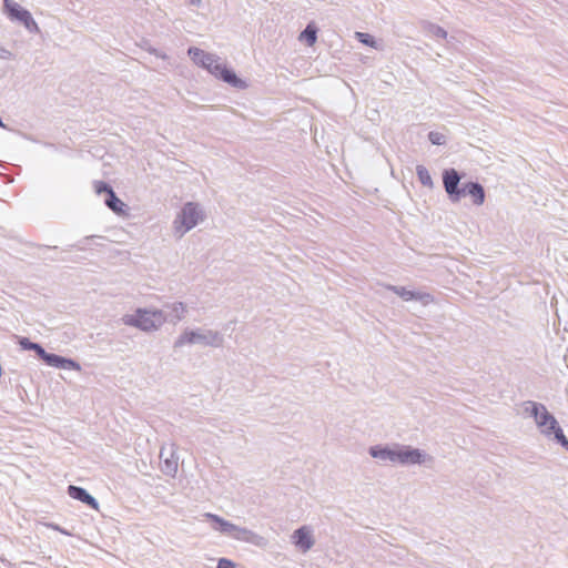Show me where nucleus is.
<instances>
[{
	"instance_id": "nucleus-14",
	"label": "nucleus",
	"mask_w": 568,
	"mask_h": 568,
	"mask_svg": "<svg viewBox=\"0 0 568 568\" xmlns=\"http://www.w3.org/2000/svg\"><path fill=\"white\" fill-rule=\"evenodd\" d=\"M106 205L114 212L120 213L123 211L124 203L116 197L113 191H110V195L105 201Z\"/></svg>"
},
{
	"instance_id": "nucleus-9",
	"label": "nucleus",
	"mask_w": 568,
	"mask_h": 568,
	"mask_svg": "<svg viewBox=\"0 0 568 568\" xmlns=\"http://www.w3.org/2000/svg\"><path fill=\"white\" fill-rule=\"evenodd\" d=\"M294 542L303 551H307L312 548L314 540L312 534L307 527H301L294 532Z\"/></svg>"
},
{
	"instance_id": "nucleus-23",
	"label": "nucleus",
	"mask_w": 568,
	"mask_h": 568,
	"mask_svg": "<svg viewBox=\"0 0 568 568\" xmlns=\"http://www.w3.org/2000/svg\"><path fill=\"white\" fill-rule=\"evenodd\" d=\"M32 351H36L37 354L44 361V357L48 356L47 353L39 344L32 345Z\"/></svg>"
},
{
	"instance_id": "nucleus-6",
	"label": "nucleus",
	"mask_w": 568,
	"mask_h": 568,
	"mask_svg": "<svg viewBox=\"0 0 568 568\" xmlns=\"http://www.w3.org/2000/svg\"><path fill=\"white\" fill-rule=\"evenodd\" d=\"M459 181L460 178L456 170L450 169L444 172L443 182L445 191L449 194L453 201H458L460 199V189L458 187Z\"/></svg>"
},
{
	"instance_id": "nucleus-18",
	"label": "nucleus",
	"mask_w": 568,
	"mask_h": 568,
	"mask_svg": "<svg viewBox=\"0 0 568 568\" xmlns=\"http://www.w3.org/2000/svg\"><path fill=\"white\" fill-rule=\"evenodd\" d=\"M201 336L191 332V333H185L184 335H182L178 342L179 345H183V344H186V343H194L195 341H197Z\"/></svg>"
},
{
	"instance_id": "nucleus-7",
	"label": "nucleus",
	"mask_w": 568,
	"mask_h": 568,
	"mask_svg": "<svg viewBox=\"0 0 568 568\" xmlns=\"http://www.w3.org/2000/svg\"><path fill=\"white\" fill-rule=\"evenodd\" d=\"M469 195L475 205H481L485 201V191L483 186L475 182H467L460 189V197Z\"/></svg>"
},
{
	"instance_id": "nucleus-25",
	"label": "nucleus",
	"mask_w": 568,
	"mask_h": 568,
	"mask_svg": "<svg viewBox=\"0 0 568 568\" xmlns=\"http://www.w3.org/2000/svg\"><path fill=\"white\" fill-rule=\"evenodd\" d=\"M179 308H181V312L183 313L185 310H184V306L183 304H179L175 306V310L178 311Z\"/></svg>"
},
{
	"instance_id": "nucleus-19",
	"label": "nucleus",
	"mask_w": 568,
	"mask_h": 568,
	"mask_svg": "<svg viewBox=\"0 0 568 568\" xmlns=\"http://www.w3.org/2000/svg\"><path fill=\"white\" fill-rule=\"evenodd\" d=\"M95 191L99 194L105 192L108 194V196H109L110 195V191H113V190L106 183L100 181V182L95 183Z\"/></svg>"
},
{
	"instance_id": "nucleus-22",
	"label": "nucleus",
	"mask_w": 568,
	"mask_h": 568,
	"mask_svg": "<svg viewBox=\"0 0 568 568\" xmlns=\"http://www.w3.org/2000/svg\"><path fill=\"white\" fill-rule=\"evenodd\" d=\"M216 568H234V564L229 559L222 558L219 560Z\"/></svg>"
},
{
	"instance_id": "nucleus-4",
	"label": "nucleus",
	"mask_w": 568,
	"mask_h": 568,
	"mask_svg": "<svg viewBox=\"0 0 568 568\" xmlns=\"http://www.w3.org/2000/svg\"><path fill=\"white\" fill-rule=\"evenodd\" d=\"M200 217V212L196 205L193 203L185 204L175 221L176 231L182 234L185 233L197 224Z\"/></svg>"
},
{
	"instance_id": "nucleus-26",
	"label": "nucleus",
	"mask_w": 568,
	"mask_h": 568,
	"mask_svg": "<svg viewBox=\"0 0 568 568\" xmlns=\"http://www.w3.org/2000/svg\"><path fill=\"white\" fill-rule=\"evenodd\" d=\"M201 0H192V3H200Z\"/></svg>"
},
{
	"instance_id": "nucleus-12",
	"label": "nucleus",
	"mask_w": 568,
	"mask_h": 568,
	"mask_svg": "<svg viewBox=\"0 0 568 568\" xmlns=\"http://www.w3.org/2000/svg\"><path fill=\"white\" fill-rule=\"evenodd\" d=\"M300 39L304 40L308 47H313L316 42V28L313 24H308L301 33Z\"/></svg>"
},
{
	"instance_id": "nucleus-3",
	"label": "nucleus",
	"mask_w": 568,
	"mask_h": 568,
	"mask_svg": "<svg viewBox=\"0 0 568 568\" xmlns=\"http://www.w3.org/2000/svg\"><path fill=\"white\" fill-rule=\"evenodd\" d=\"M526 409H530L538 427L541 429L542 433L550 434L551 432H556L557 438L564 437L561 429L557 428V420L552 415L549 414V412L544 405L534 402H528Z\"/></svg>"
},
{
	"instance_id": "nucleus-13",
	"label": "nucleus",
	"mask_w": 568,
	"mask_h": 568,
	"mask_svg": "<svg viewBox=\"0 0 568 568\" xmlns=\"http://www.w3.org/2000/svg\"><path fill=\"white\" fill-rule=\"evenodd\" d=\"M205 517L209 518L210 520L216 523L219 525V529L223 532L232 531L235 529V526L233 524L224 520L223 518H221L216 515L205 514Z\"/></svg>"
},
{
	"instance_id": "nucleus-5",
	"label": "nucleus",
	"mask_w": 568,
	"mask_h": 568,
	"mask_svg": "<svg viewBox=\"0 0 568 568\" xmlns=\"http://www.w3.org/2000/svg\"><path fill=\"white\" fill-rule=\"evenodd\" d=\"M4 8L11 19L19 20L24 23L26 27H30L34 24V21L29 13V11L24 10L20 4L12 0H4Z\"/></svg>"
},
{
	"instance_id": "nucleus-11",
	"label": "nucleus",
	"mask_w": 568,
	"mask_h": 568,
	"mask_svg": "<svg viewBox=\"0 0 568 568\" xmlns=\"http://www.w3.org/2000/svg\"><path fill=\"white\" fill-rule=\"evenodd\" d=\"M422 458L420 453L417 449H407L395 453V460L402 463H419Z\"/></svg>"
},
{
	"instance_id": "nucleus-17",
	"label": "nucleus",
	"mask_w": 568,
	"mask_h": 568,
	"mask_svg": "<svg viewBox=\"0 0 568 568\" xmlns=\"http://www.w3.org/2000/svg\"><path fill=\"white\" fill-rule=\"evenodd\" d=\"M392 290L397 295H399L402 298H404L405 301H409V300H414V298L418 297L414 292L407 291L403 287H392Z\"/></svg>"
},
{
	"instance_id": "nucleus-8",
	"label": "nucleus",
	"mask_w": 568,
	"mask_h": 568,
	"mask_svg": "<svg viewBox=\"0 0 568 568\" xmlns=\"http://www.w3.org/2000/svg\"><path fill=\"white\" fill-rule=\"evenodd\" d=\"M68 494L71 498L81 500L95 510L99 508L97 500L81 487L70 485Z\"/></svg>"
},
{
	"instance_id": "nucleus-15",
	"label": "nucleus",
	"mask_w": 568,
	"mask_h": 568,
	"mask_svg": "<svg viewBox=\"0 0 568 568\" xmlns=\"http://www.w3.org/2000/svg\"><path fill=\"white\" fill-rule=\"evenodd\" d=\"M416 173H417V176L420 181V183L425 186H432L433 185V180H432V176L428 172V170L423 166V165H418L416 168Z\"/></svg>"
},
{
	"instance_id": "nucleus-1",
	"label": "nucleus",
	"mask_w": 568,
	"mask_h": 568,
	"mask_svg": "<svg viewBox=\"0 0 568 568\" xmlns=\"http://www.w3.org/2000/svg\"><path fill=\"white\" fill-rule=\"evenodd\" d=\"M187 52L194 63L206 69L215 78L221 79L232 87L245 88V82L237 78L219 57L195 47L190 48Z\"/></svg>"
},
{
	"instance_id": "nucleus-16",
	"label": "nucleus",
	"mask_w": 568,
	"mask_h": 568,
	"mask_svg": "<svg viewBox=\"0 0 568 568\" xmlns=\"http://www.w3.org/2000/svg\"><path fill=\"white\" fill-rule=\"evenodd\" d=\"M356 38L358 39L359 42H362L363 44H366V45H369L372 48H376L377 44H376V41L374 40V38L368 34V33H364V32H356Z\"/></svg>"
},
{
	"instance_id": "nucleus-24",
	"label": "nucleus",
	"mask_w": 568,
	"mask_h": 568,
	"mask_svg": "<svg viewBox=\"0 0 568 568\" xmlns=\"http://www.w3.org/2000/svg\"><path fill=\"white\" fill-rule=\"evenodd\" d=\"M20 345L24 348V349H32V345H36V343H32L30 342L28 338H21L20 339Z\"/></svg>"
},
{
	"instance_id": "nucleus-10",
	"label": "nucleus",
	"mask_w": 568,
	"mask_h": 568,
	"mask_svg": "<svg viewBox=\"0 0 568 568\" xmlns=\"http://www.w3.org/2000/svg\"><path fill=\"white\" fill-rule=\"evenodd\" d=\"M44 362L48 365L55 366V367L79 369V365L75 362H73L71 359L63 358V357L54 355V354H48V356L44 357Z\"/></svg>"
},
{
	"instance_id": "nucleus-21",
	"label": "nucleus",
	"mask_w": 568,
	"mask_h": 568,
	"mask_svg": "<svg viewBox=\"0 0 568 568\" xmlns=\"http://www.w3.org/2000/svg\"><path fill=\"white\" fill-rule=\"evenodd\" d=\"M428 136L433 144L439 145L444 142V135L442 133L430 132Z\"/></svg>"
},
{
	"instance_id": "nucleus-2",
	"label": "nucleus",
	"mask_w": 568,
	"mask_h": 568,
	"mask_svg": "<svg viewBox=\"0 0 568 568\" xmlns=\"http://www.w3.org/2000/svg\"><path fill=\"white\" fill-rule=\"evenodd\" d=\"M126 325L139 327L143 331L155 329L164 322L162 312H149L139 310L134 315H126L123 318Z\"/></svg>"
},
{
	"instance_id": "nucleus-20",
	"label": "nucleus",
	"mask_w": 568,
	"mask_h": 568,
	"mask_svg": "<svg viewBox=\"0 0 568 568\" xmlns=\"http://www.w3.org/2000/svg\"><path fill=\"white\" fill-rule=\"evenodd\" d=\"M371 454L374 456V457H389L392 460H395V453H392V452H387V450H381V452H377L375 448H372L371 449Z\"/></svg>"
}]
</instances>
